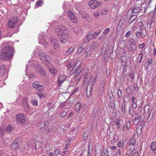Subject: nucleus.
<instances>
[{"mask_svg": "<svg viewBox=\"0 0 156 156\" xmlns=\"http://www.w3.org/2000/svg\"><path fill=\"white\" fill-rule=\"evenodd\" d=\"M13 48L10 47H5L0 53V59L2 60H7L12 58L13 56Z\"/></svg>", "mask_w": 156, "mask_h": 156, "instance_id": "nucleus-1", "label": "nucleus"}, {"mask_svg": "<svg viewBox=\"0 0 156 156\" xmlns=\"http://www.w3.org/2000/svg\"><path fill=\"white\" fill-rule=\"evenodd\" d=\"M145 116L144 114L138 115L136 114H134L132 115L131 119L133 124L136 125L140 124H144Z\"/></svg>", "mask_w": 156, "mask_h": 156, "instance_id": "nucleus-2", "label": "nucleus"}, {"mask_svg": "<svg viewBox=\"0 0 156 156\" xmlns=\"http://www.w3.org/2000/svg\"><path fill=\"white\" fill-rule=\"evenodd\" d=\"M83 67L82 65L80 64L79 66L77 67L76 64L74 66L72 69L71 70L70 72L72 73H74L76 76L78 75L80 72L82 71Z\"/></svg>", "mask_w": 156, "mask_h": 156, "instance_id": "nucleus-3", "label": "nucleus"}, {"mask_svg": "<svg viewBox=\"0 0 156 156\" xmlns=\"http://www.w3.org/2000/svg\"><path fill=\"white\" fill-rule=\"evenodd\" d=\"M17 18L16 16L11 17L9 20L8 23V26L10 28L15 27L17 23Z\"/></svg>", "mask_w": 156, "mask_h": 156, "instance_id": "nucleus-4", "label": "nucleus"}, {"mask_svg": "<svg viewBox=\"0 0 156 156\" xmlns=\"http://www.w3.org/2000/svg\"><path fill=\"white\" fill-rule=\"evenodd\" d=\"M56 34L59 36H67L69 34V32L67 28L64 27L61 29H57Z\"/></svg>", "mask_w": 156, "mask_h": 156, "instance_id": "nucleus-5", "label": "nucleus"}, {"mask_svg": "<svg viewBox=\"0 0 156 156\" xmlns=\"http://www.w3.org/2000/svg\"><path fill=\"white\" fill-rule=\"evenodd\" d=\"M16 118L17 122L20 124H23L25 122V118L23 113H18L16 115Z\"/></svg>", "mask_w": 156, "mask_h": 156, "instance_id": "nucleus-6", "label": "nucleus"}, {"mask_svg": "<svg viewBox=\"0 0 156 156\" xmlns=\"http://www.w3.org/2000/svg\"><path fill=\"white\" fill-rule=\"evenodd\" d=\"M38 55L40 60H42L43 61H46L48 64L49 63V57L47 54L43 52H41L39 53Z\"/></svg>", "mask_w": 156, "mask_h": 156, "instance_id": "nucleus-7", "label": "nucleus"}, {"mask_svg": "<svg viewBox=\"0 0 156 156\" xmlns=\"http://www.w3.org/2000/svg\"><path fill=\"white\" fill-rule=\"evenodd\" d=\"M89 5L92 9H95L101 5V3L100 2L92 0L89 2Z\"/></svg>", "mask_w": 156, "mask_h": 156, "instance_id": "nucleus-8", "label": "nucleus"}, {"mask_svg": "<svg viewBox=\"0 0 156 156\" xmlns=\"http://www.w3.org/2000/svg\"><path fill=\"white\" fill-rule=\"evenodd\" d=\"M39 43L42 45L46 48L48 45L47 41L45 40L44 33H41L39 36Z\"/></svg>", "mask_w": 156, "mask_h": 156, "instance_id": "nucleus-9", "label": "nucleus"}, {"mask_svg": "<svg viewBox=\"0 0 156 156\" xmlns=\"http://www.w3.org/2000/svg\"><path fill=\"white\" fill-rule=\"evenodd\" d=\"M32 86L34 89L39 91H41L44 88V87L38 81L34 82L32 84Z\"/></svg>", "mask_w": 156, "mask_h": 156, "instance_id": "nucleus-10", "label": "nucleus"}, {"mask_svg": "<svg viewBox=\"0 0 156 156\" xmlns=\"http://www.w3.org/2000/svg\"><path fill=\"white\" fill-rule=\"evenodd\" d=\"M136 144V140L135 138L133 136L129 141V151L133 150L135 149V146Z\"/></svg>", "mask_w": 156, "mask_h": 156, "instance_id": "nucleus-11", "label": "nucleus"}, {"mask_svg": "<svg viewBox=\"0 0 156 156\" xmlns=\"http://www.w3.org/2000/svg\"><path fill=\"white\" fill-rule=\"evenodd\" d=\"M67 15L73 22L75 23L77 22V20L76 16L71 10H69L68 11Z\"/></svg>", "mask_w": 156, "mask_h": 156, "instance_id": "nucleus-12", "label": "nucleus"}, {"mask_svg": "<svg viewBox=\"0 0 156 156\" xmlns=\"http://www.w3.org/2000/svg\"><path fill=\"white\" fill-rule=\"evenodd\" d=\"M51 43L54 49L58 48L59 46L58 41L54 37H51L50 39Z\"/></svg>", "mask_w": 156, "mask_h": 156, "instance_id": "nucleus-13", "label": "nucleus"}, {"mask_svg": "<svg viewBox=\"0 0 156 156\" xmlns=\"http://www.w3.org/2000/svg\"><path fill=\"white\" fill-rule=\"evenodd\" d=\"M5 68L4 65H2L0 66V76L2 77V78L5 79L7 77V74L5 72Z\"/></svg>", "mask_w": 156, "mask_h": 156, "instance_id": "nucleus-14", "label": "nucleus"}, {"mask_svg": "<svg viewBox=\"0 0 156 156\" xmlns=\"http://www.w3.org/2000/svg\"><path fill=\"white\" fill-rule=\"evenodd\" d=\"M66 78V77L65 75H61L60 76L57 80V84L58 86H61L62 84L65 81Z\"/></svg>", "mask_w": 156, "mask_h": 156, "instance_id": "nucleus-15", "label": "nucleus"}, {"mask_svg": "<svg viewBox=\"0 0 156 156\" xmlns=\"http://www.w3.org/2000/svg\"><path fill=\"white\" fill-rule=\"evenodd\" d=\"M147 34V32L144 30H142L141 32H138L136 33V35L137 37L140 38L144 37L146 36Z\"/></svg>", "mask_w": 156, "mask_h": 156, "instance_id": "nucleus-16", "label": "nucleus"}, {"mask_svg": "<svg viewBox=\"0 0 156 156\" xmlns=\"http://www.w3.org/2000/svg\"><path fill=\"white\" fill-rule=\"evenodd\" d=\"M118 61L120 62L122 66H124L127 64V59L125 56L121 57L118 59Z\"/></svg>", "mask_w": 156, "mask_h": 156, "instance_id": "nucleus-17", "label": "nucleus"}, {"mask_svg": "<svg viewBox=\"0 0 156 156\" xmlns=\"http://www.w3.org/2000/svg\"><path fill=\"white\" fill-rule=\"evenodd\" d=\"M36 70L39 73L40 75L44 76L46 74V71L41 68V66H38L36 68Z\"/></svg>", "mask_w": 156, "mask_h": 156, "instance_id": "nucleus-18", "label": "nucleus"}, {"mask_svg": "<svg viewBox=\"0 0 156 156\" xmlns=\"http://www.w3.org/2000/svg\"><path fill=\"white\" fill-rule=\"evenodd\" d=\"M130 105L126 104L125 103H122V111L124 113H126L127 112V110L129 108Z\"/></svg>", "mask_w": 156, "mask_h": 156, "instance_id": "nucleus-19", "label": "nucleus"}, {"mask_svg": "<svg viewBox=\"0 0 156 156\" xmlns=\"http://www.w3.org/2000/svg\"><path fill=\"white\" fill-rule=\"evenodd\" d=\"M88 38L91 40L93 38H95L97 37V34L94 31L90 32L87 35Z\"/></svg>", "mask_w": 156, "mask_h": 156, "instance_id": "nucleus-20", "label": "nucleus"}, {"mask_svg": "<svg viewBox=\"0 0 156 156\" xmlns=\"http://www.w3.org/2000/svg\"><path fill=\"white\" fill-rule=\"evenodd\" d=\"M93 113L94 117L98 116L101 114L100 110L98 108H95L93 110Z\"/></svg>", "mask_w": 156, "mask_h": 156, "instance_id": "nucleus-21", "label": "nucleus"}, {"mask_svg": "<svg viewBox=\"0 0 156 156\" xmlns=\"http://www.w3.org/2000/svg\"><path fill=\"white\" fill-rule=\"evenodd\" d=\"M112 122H114L117 126V128L118 129H119L121 126H122V125L121 122L119 120L116 119L114 120H113Z\"/></svg>", "mask_w": 156, "mask_h": 156, "instance_id": "nucleus-22", "label": "nucleus"}, {"mask_svg": "<svg viewBox=\"0 0 156 156\" xmlns=\"http://www.w3.org/2000/svg\"><path fill=\"white\" fill-rule=\"evenodd\" d=\"M129 10H131L134 14L140 12V8L137 7H131Z\"/></svg>", "mask_w": 156, "mask_h": 156, "instance_id": "nucleus-23", "label": "nucleus"}, {"mask_svg": "<svg viewBox=\"0 0 156 156\" xmlns=\"http://www.w3.org/2000/svg\"><path fill=\"white\" fill-rule=\"evenodd\" d=\"M91 78V76L89 75L88 76L84 77V79L83 80L84 84H87L90 82Z\"/></svg>", "mask_w": 156, "mask_h": 156, "instance_id": "nucleus-24", "label": "nucleus"}, {"mask_svg": "<svg viewBox=\"0 0 156 156\" xmlns=\"http://www.w3.org/2000/svg\"><path fill=\"white\" fill-rule=\"evenodd\" d=\"M128 50L129 51H132L136 50V46L135 44L129 45L127 47Z\"/></svg>", "mask_w": 156, "mask_h": 156, "instance_id": "nucleus-25", "label": "nucleus"}, {"mask_svg": "<svg viewBox=\"0 0 156 156\" xmlns=\"http://www.w3.org/2000/svg\"><path fill=\"white\" fill-rule=\"evenodd\" d=\"M89 69L87 68H85L83 70H82V76H88L89 75Z\"/></svg>", "mask_w": 156, "mask_h": 156, "instance_id": "nucleus-26", "label": "nucleus"}, {"mask_svg": "<svg viewBox=\"0 0 156 156\" xmlns=\"http://www.w3.org/2000/svg\"><path fill=\"white\" fill-rule=\"evenodd\" d=\"M154 114V113H151V112H150L147 119V122H149L151 121L152 118L153 117Z\"/></svg>", "mask_w": 156, "mask_h": 156, "instance_id": "nucleus-27", "label": "nucleus"}, {"mask_svg": "<svg viewBox=\"0 0 156 156\" xmlns=\"http://www.w3.org/2000/svg\"><path fill=\"white\" fill-rule=\"evenodd\" d=\"M137 18V16L136 15H133L130 18L129 20V23H132Z\"/></svg>", "mask_w": 156, "mask_h": 156, "instance_id": "nucleus-28", "label": "nucleus"}, {"mask_svg": "<svg viewBox=\"0 0 156 156\" xmlns=\"http://www.w3.org/2000/svg\"><path fill=\"white\" fill-rule=\"evenodd\" d=\"M144 53V50H142L140 52V53L139 54V56L140 57V59L138 61L139 63H140L141 62V60L143 58V54Z\"/></svg>", "mask_w": 156, "mask_h": 156, "instance_id": "nucleus-29", "label": "nucleus"}, {"mask_svg": "<svg viewBox=\"0 0 156 156\" xmlns=\"http://www.w3.org/2000/svg\"><path fill=\"white\" fill-rule=\"evenodd\" d=\"M81 105L80 102L77 103L75 106L76 111L77 112H78L81 108Z\"/></svg>", "mask_w": 156, "mask_h": 156, "instance_id": "nucleus-30", "label": "nucleus"}, {"mask_svg": "<svg viewBox=\"0 0 156 156\" xmlns=\"http://www.w3.org/2000/svg\"><path fill=\"white\" fill-rule=\"evenodd\" d=\"M19 146L18 143L14 141L11 144V147L13 149H16Z\"/></svg>", "mask_w": 156, "mask_h": 156, "instance_id": "nucleus-31", "label": "nucleus"}, {"mask_svg": "<svg viewBox=\"0 0 156 156\" xmlns=\"http://www.w3.org/2000/svg\"><path fill=\"white\" fill-rule=\"evenodd\" d=\"M45 125L44 122L43 121H42L38 123L37 127L39 129H41Z\"/></svg>", "mask_w": 156, "mask_h": 156, "instance_id": "nucleus-32", "label": "nucleus"}, {"mask_svg": "<svg viewBox=\"0 0 156 156\" xmlns=\"http://www.w3.org/2000/svg\"><path fill=\"white\" fill-rule=\"evenodd\" d=\"M109 107L111 108L112 109H114L115 107V101L112 100L110 101L109 104Z\"/></svg>", "mask_w": 156, "mask_h": 156, "instance_id": "nucleus-33", "label": "nucleus"}, {"mask_svg": "<svg viewBox=\"0 0 156 156\" xmlns=\"http://www.w3.org/2000/svg\"><path fill=\"white\" fill-rule=\"evenodd\" d=\"M108 154V151L106 149H104L101 152V156H106Z\"/></svg>", "mask_w": 156, "mask_h": 156, "instance_id": "nucleus-34", "label": "nucleus"}, {"mask_svg": "<svg viewBox=\"0 0 156 156\" xmlns=\"http://www.w3.org/2000/svg\"><path fill=\"white\" fill-rule=\"evenodd\" d=\"M13 129L12 126L11 125H9L6 128L7 131L9 132H11Z\"/></svg>", "mask_w": 156, "mask_h": 156, "instance_id": "nucleus-35", "label": "nucleus"}, {"mask_svg": "<svg viewBox=\"0 0 156 156\" xmlns=\"http://www.w3.org/2000/svg\"><path fill=\"white\" fill-rule=\"evenodd\" d=\"M138 28L140 29H142L144 27L143 23L142 21L139 22L137 24Z\"/></svg>", "mask_w": 156, "mask_h": 156, "instance_id": "nucleus-36", "label": "nucleus"}, {"mask_svg": "<svg viewBox=\"0 0 156 156\" xmlns=\"http://www.w3.org/2000/svg\"><path fill=\"white\" fill-rule=\"evenodd\" d=\"M49 71L50 73L53 75H54L57 73V70L53 68H50L49 69Z\"/></svg>", "mask_w": 156, "mask_h": 156, "instance_id": "nucleus-37", "label": "nucleus"}, {"mask_svg": "<svg viewBox=\"0 0 156 156\" xmlns=\"http://www.w3.org/2000/svg\"><path fill=\"white\" fill-rule=\"evenodd\" d=\"M31 102L32 104L34 105H37L38 104L37 100L33 98L31 99Z\"/></svg>", "mask_w": 156, "mask_h": 156, "instance_id": "nucleus-38", "label": "nucleus"}, {"mask_svg": "<svg viewBox=\"0 0 156 156\" xmlns=\"http://www.w3.org/2000/svg\"><path fill=\"white\" fill-rule=\"evenodd\" d=\"M97 44V42L96 41L93 42L90 45V48L92 50L94 48Z\"/></svg>", "mask_w": 156, "mask_h": 156, "instance_id": "nucleus-39", "label": "nucleus"}, {"mask_svg": "<svg viewBox=\"0 0 156 156\" xmlns=\"http://www.w3.org/2000/svg\"><path fill=\"white\" fill-rule=\"evenodd\" d=\"M41 147V145L40 142L37 141L35 142V148L36 149H38Z\"/></svg>", "mask_w": 156, "mask_h": 156, "instance_id": "nucleus-40", "label": "nucleus"}, {"mask_svg": "<svg viewBox=\"0 0 156 156\" xmlns=\"http://www.w3.org/2000/svg\"><path fill=\"white\" fill-rule=\"evenodd\" d=\"M150 106L148 105H145L144 108V111L145 113L147 112L149 110Z\"/></svg>", "mask_w": 156, "mask_h": 156, "instance_id": "nucleus-41", "label": "nucleus"}, {"mask_svg": "<svg viewBox=\"0 0 156 156\" xmlns=\"http://www.w3.org/2000/svg\"><path fill=\"white\" fill-rule=\"evenodd\" d=\"M128 110L129 113L130 115H133L132 114H134L135 112L134 111L133 109L131 108L130 107Z\"/></svg>", "mask_w": 156, "mask_h": 156, "instance_id": "nucleus-42", "label": "nucleus"}, {"mask_svg": "<svg viewBox=\"0 0 156 156\" xmlns=\"http://www.w3.org/2000/svg\"><path fill=\"white\" fill-rule=\"evenodd\" d=\"M85 20L88 22H91L93 20V19L91 17L88 15L86 18Z\"/></svg>", "mask_w": 156, "mask_h": 156, "instance_id": "nucleus-43", "label": "nucleus"}, {"mask_svg": "<svg viewBox=\"0 0 156 156\" xmlns=\"http://www.w3.org/2000/svg\"><path fill=\"white\" fill-rule=\"evenodd\" d=\"M73 48H70L67 51V54L68 55H69V54L72 53L73 51Z\"/></svg>", "mask_w": 156, "mask_h": 156, "instance_id": "nucleus-44", "label": "nucleus"}, {"mask_svg": "<svg viewBox=\"0 0 156 156\" xmlns=\"http://www.w3.org/2000/svg\"><path fill=\"white\" fill-rule=\"evenodd\" d=\"M125 125V126L126 127V128H127V130H129L130 128V122L129 121L126 122V123Z\"/></svg>", "mask_w": 156, "mask_h": 156, "instance_id": "nucleus-45", "label": "nucleus"}, {"mask_svg": "<svg viewBox=\"0 0 156 156\" xmlns=\"http://www.w3.org/2000/svg\"><path fill=\"white\" fill-rule=\"evenodd\" d=\"M43 4V2L41 0H39L37 2V7L41 6Z\"/></svg>", "mask_w": 156, "mask_h": 156, "instance_id": "nucleus-46", "label": "nucleus"}, {"mask_svg": "<svg viewBox=\"0 0 156 156\" xmlns=\"http://www.w3.org/2000/svg\"><path fill=\"white\" fill-rule=\"evenodd\" d=\"M110 29L109 28H106V29L104 30L103 32V33L105 34H107L110 32Z\"/></svg>", "mask_w": 156, "mask_h": 156, "instance_id": "nucleus-47", "label": "nucleus"}, {"mask_svg": "<svg viewBox=\"0 0 156 156\" xmlns=\"http://www.w3.org/2000/svg\"><path fill=\"white\" fill-rule=\"evenodd\" d=\"M118 96L119 98H121L122 97V92L120 89L118 90L117 91Z\"/></svg>", "mask_w": 156, "mask_h": 156, "instance_id": "nucleus-48", "label": "nucleus"}, {"mask_svg": "<svg viewBox=\"0 0 156 156\" xmlns=\"http://www.w3.org/2000/svg\"><path fill=\"white\" fill-rule=\"evenodd\" d=\"M66 39L63 37H61L60 38V42L62 43H65L66 42Z\"/></svg>", "mask_w": 156, "mask_h": 156, "instance_id": "nucleus-49", "label": "nucleus"}, {"mask_svg": "<svg viewBox=\"0 0 156 156\" xmlns=\"http://www.w3.org/2000/svg\"><path fill=\"white\" fill-rule=\"evenodd\" d=\"M90 40L88 38L87 36L83 40V42L85 43H87L89 42Z\"/></svg>", "mask_w": 156, "mask_h": 156, "instance_id": "nucleus-50", "label": "nucleus"}, {"mask_svg": "<svg viewBox=\"0 0 156 156\" xmlns=\"http://www.w3.org/2000/svg\"><path fill=\"white\" fill-rule=\"evenodd\" d=\"M37 94L39 97L40 98H43L45 97V95L44 94H41L40 93H37Z\"/></svg>", "mask_w": 156, "mask_h": 156, "instance_id": "nucleus-51", "label": "nucleus"}, {"mask_svg": "<svg viewBox=\"0 0 156 156\" xmlns=\"http://www.w3.org/2000/svg\"><path fill=\"white\" fill-rule=\"evenodd\" d=\"M146 9L144 7H142L140 9V12H142V14L145 12Z\"/></svg>", "mask_w": 156, "mask_h": 156, "instance_id": "nucleus-52", "label": "nucleus"}, {"mask_svg": "<svg viewBox=\"0 0 156 156\" xmlns=\"http://www.w3.org/2000/svg\"><path fill=\"white\" fill-rule=\"evenodd\" d=\"M131 32L130 31H128L126 33L125 37L126 38H128L131 35Z\"/></svg>", "mask_w": 156, "mask_h": 156, "instance_id": "nucleus-53", "label": "nucleus"}, {"mask_svg": "<svg viewBox=\"0 0 156 156\" xmlns=\"http://www.w3.org/2000/svg\"><path fill=\"white\" fill-rule=\"evenodd\" d=\"M121 154V150L119 149H117V151L116 152V155L118 156H120Z\"/></svg>", "mask_w": 156, "mask_h": 156, "instance_id": "nucleus-54", "label": "nucleus"}, {"mask_svg": "<svg viewBox=\"0 0 156 156\" xmlns=\"http://www.w3.org/2000/svg\"><path fill=\"white\" fill-rule=\"evenodd\" d=\"M129 76L132 79H133L135 77V75L133 73L130 72L129 73Z\"/></svg>", "mask_w": 156, "mask_h": 156, "instance_id": "nucleus-55", "label": "nucleus"}, {"mask_svg": "<svg viewBox=\"0 0 156 156\" xmlns=\"http://www.w3.org/2000/svg\"><path fill=\"white\" fill-rule=\"evenodd\" d=\"M129 42L130 45L135 44L134 40L133 39H130L129 41Z\"/></svg>", "mask_w": 156, "mask_h": 156, "instance_id": "nucleus-56", "label": "nucleus"}, {"mask_svg": "<svg viewBox=\"0 0 156 156\" xmlns=\"http://www.w3.org/2000/svg\"><path fill=\"white\" fill-rule=\"evenodd\" d=\"M83 49H84V48H83V47H80L78 48V49H77V51L78 52V53H80L83 50Z\"/></svg>", "mask_w": 156, "mask_h": 156, "instance_id": "nucleus-57", "label": "nucleus"}, {"mask_svg": "<svg viewBox=\"0 0 156 156\" xmlns=\"http://www.w3.org/2000/svg\"><path fill=\"white\" fill-rule=\"evenodd\" d=\"M125 66L123 67V71L124 72H125L127 70V69L128 68V66L126 65L124 66Z\"/></svg>", "mask_w": 156, "mask_h": 156, "instance_id": "nucleus-58", "label": "nucleus"}, {"mask_svg": "<svg viewBox=\"0 0 156 156\" xmlns=\"http://www.w3.org/2000/svg\"><path fill=\"white\" fill-rule=\"evenodd\" d=\"M60 150L59 149H56L55 151V154L56 155L60 154Z\"/></svg>", "mask_w": 156, "mask_h": 156, "instance_id": "nucleus-59", "label": "nucleus"}, {"mask_svg": "<svg viewBox=\"0 0 156 156\" xmlns=\"http://www.w3.org/2000/svg\"><path fill=\"white\" fill-rule=\"evenodd\" d=\"M74 66L73 62H71L67 66V67L68 68H70Z\"/></svg>", "mask_w": 156, "mask_h": 156, "instance_id": "nucleus-60", "label": "nucleus"}, {"mask_svg": "<svg viewBox=\"0 0 156 156\" xmlns=\"http://www.w3.org/2000/svg\"><path fill=\"white\" fill-rule=\"evenodd\" d=\"M114 137V141H117L118 140V136L116 135H114L113 136Z\"/></svg>", "mask_w": 156, "mask_h": 156, "instance_id": "nucleus-61", "label": "nucleus"}, {"mask_svg": "<svg viewBox=\"0 0 156 156\" xmlns=\"http://www.w3.org/2000/svg\"><path fill=\"white\" fill-rule=\"evenodd\" d=\"M145 46V44L143 43L141 44H139V47L141 48H143Z\"/></svg>", "mask_w": 156, "mask_h": 156, "instance_id": "nucleus-62", "label": "nucleus"}, {"mask_svg": "<svg viewBox=\"0 0 156 156\" xmlns=\"http://www.w3.org/2000/svg\"><path fill=\"white\" fill-rule=\"evenodd\" d=\"M66 112L65 111H63L61 112L60 115L62 117H64L66 115Z\"/></svg>", "mask_w": 156, "mask_h": 156, "instance_id": "nucleus-63", "label": "nucleus"}, {"mask_svg": "<svg viewBox=\"0 0 156 156\" xmlns=\"http://www.w3.org/2000/svg\"><path fill=\"white\" fill-rule=\"evenodd\" d=\"M71 139L70 138H69L66 140V141L65 142V144H68L70 143L71 141Z\"/></svg>", "mask_w": 156, "mask_h": 156, "instance_id": "nucleus-64", "label": "nucleus"}]
</instances>
